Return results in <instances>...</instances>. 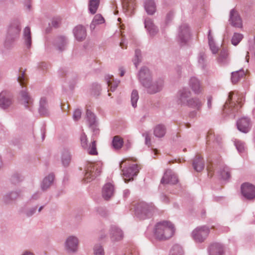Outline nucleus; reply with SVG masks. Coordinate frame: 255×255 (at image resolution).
Here are the masks:
<instances>
[{
    "instance_id": "nucleus-1",
    "label": "nucleus",
    "mask_w": 255,
    "mask_h": 255,
    "mask_svg": "<svg viewBox=\"0 0 255 255\" xmlns=\"http://www.w3.org/2000/svg\"><path fill=\"white\" fill-rule=\"evenodd\" d=\"M147 230L151 231L154 238L160 241L171 238L175 232L174 224H149Z\"/></svg>"
},
{
    "instance_id": "nucleus-2",
    "label": "nucleus",
    "mask_w": 255,
    "mask_h": 255,
    "mask_svg": "<svg viewBox=\"0 0 255 255\" xmlns=\"http://www.w3.org/2000/svg\"><path fill=\"white\" fill-rule=\"evenodd\" d=\"M154 206L145 202H139L135 207V217L139 221H144L151 218L154 211Z\"/></svg>"
},
{
    "instance_id": "nucleus-3",
    "label": "nucleus",
    "mask_w": 255,
    "mask_h": 255,
    "mask_svg": "<svg viewBox=\"0 0 255 255\" xmlns=\"http://www.w3.org/2000/svg\"><path fill=\"white\" fill-rule=\"evenodd\" d=\"M102 163H88L85 169V173L84 179L85 182H88L93 180L100 175L102 170Z\"/></svg>"
},
{
    "instance_id": "nucleus-4",
    "label": "nucleus",
    "mask_w": 255,
    "mask_h": 255,
    "mask_svg": "<svg viewBox=\"0 0 255 255\" xmlns=\"http://www.w3.org/2000/svg\"><path fill=\"white\" fill-rule=\"evenodd\" d=\"M214 226L203 225L197 227L192 232V237L196 243H202L207 238L211 229H214Z\"/></svg>"
},
{
    "instance_id": "nucleus-5",
    "label": "nucleus",
    "mask_w": 255,
    "mask_h": 255,
    "mask_svg": "<svg viewBox=\"0 0 255 255\" xmlns=\"http://www.w3.org/2000/svg\"><path fill=\"white\" fill-rule=\"evenodd\" d=\"M190 37V32L189 26L183 23L181 24L178 29L177 40L181 45H185Z\"/></svg>"
},
{
    "instance_id": "nucleus-6",
    "label": "nucleus",
    "mask_w": 255,
    "mask_h": 255,
    "mask_svg": "<svg viewBox=\"0 0 255 255\" xmlns=\"http://www.w3.org/2000/svg\"><path fill=\"white\" fill-rule=\"evenodd\" d=\"M20 29L21 28L18 22H14L10 25L5 41V46H8L10 43L14 41L18 36Z\"/></svg>"
},
{
    "instance_id": "nucleus-7",
    "label": "nucleus",
    "mask_w": 255,
    "mask_h": 255,
    "mask_svg": "<svg viewBox=\"0 0 255 255\" xmlns=\"http://www.w3.org/2000/svg\"><path fill=\"white\" fill-rule=\"evenodd\" d=\"M164 81L162 79H158L154 81L152 78L147 85L143 87L146 89L147 92L150 94H153L161 91L163 87Z\"/></svg>"
},
{
    "instance_id": "nucleus-8",
    "label": "nucleus",
    "mask_w": 255,
    "mask_h": 255,
    "mask_svg": "<svg viewBox=\"0 0 255 255\" xmlns=\"http://www.w3.org/2000/svg\"><path fill=\"white\" fill-rule=\"evenodd\" d=\"M64 245L65 249L68 254H75L78 251L79 240L75 236H69L66 239Z\"/></svg>"
},
{
    "instance_id": "nucleus-9",
    "label": "nucleus",
    "mask_w": 255,
    "mask_h": 255,
    "mask_svg": "<svg viewBox=\"0 0 255 255\" xmlns=\"http://www.w3.org/2000/svg\"><path fill=\"white\" fill-rule=\"evenodd\" d=\"M122 171L125 182L127 183L133 180V177L137 174L139 169L137 165L133 164L131 166L124 168Z\"/></svg>"
},
{
    "instance_id": "nucleus-10",
    "label": "nucleus",
    "mask_w": 255,
    "mask_h": 255,
    "mask_svg": "<svg viewBox=\"0 0 255 255\" xmlns=\"http://www.w3.org/2000/svg\"><path fill=\"white\" fill-rule=\"evenodd\" d=\"M19 94L21 104L25 108L31 111L33 108V100L27 92L26 89L23 87Z\"/></svg>"
},
{
    "instance_id": "nucleus-11",
    "label": "nucleus",
    "mask_w": 255,
    "mask_h": 255,
    "mask_svg": "<svg viewBox=\"0 0 255 255\" xmlns=\"http://www.w3.org/2000/svg\"><path fill=\"white\" fill-rule=\"evenodd\" d=\"M137 78L139 83L143 86L147 85L148 82L152 78L151 73L146 67H142L139 71Z\"/></svg>"
},
{
    "instance_id": "nucleus-12",
    "label": "nucleus",
    "mask_w": 255,
    "mask_h": 255,
    "mask_svg": "<svg viewBox=\"0 0 255 255\" xmlns=\"http://www.w3.org/2000/svg\"><path fill=\"white\" fill-rule=\"evenodd\" d=\"M191 94V92L187 88H183L179 90L176 96L177 104L181 106H185Z\"/></svg>"
},
{
    "instance_id": "nucleus-13",
    "label": "nucleus",
    "mask_w": 255,
    "mask_h": 255,
    "mask_svg": "<svg viewBox=\"0 0 255 255\" xmlns=\"http://www.w3.org/2000/svg\"><path fill=\"white\" fill-rule=\"evenodd\" d=\"M243 196L247 199L251 200L255 198V186L249 183H245L241 186Z\"/></svg>"
},
{
    "instance_id": "nucleus-14",
    "label": "nucleus",
    "mask_w": 255,
    "mask_h": 255,
    "mask_svg": "<svg viewBox=\"0 0 255 255\" xmlns=\"http://www.w3.org/2000/svg\"><path fill=\"white\" fill-rule=\"evenodd\" d=\"M238 129L243 132H248L251 128L250 119L247 117H243L239 119L236 123Z\"/></svg>"
},
{
    "instance_id": "nucleus-15",
    "label": "nucleus",
    "mask_w": 255,
    "mask_h": 255,
    "mask_svg": "<svg viewBox=\"0 0 255 255\" xmlns=\"http://www.w3.org/2000/svg\"><path fill=\"white\" fill-rule=\"evenodd\" d=\"M178 181L177 177L174 173L171 170H166L161 180V184H174Z\"/></svg>"
},
{
    "instance_id": "nucleus-16",
    "label": "nucleus",
    "mask_w": 255,
    "mask_h": 255,
    "mask_svg": "<svg viewBox=\"0 0 255 255\" xmlns=\"http://www.w3.org/2000/svg\"><path fill=\"white\" fill-rule=\"evenodd\" d=\"M123 9L127 15H130L133 13L135 7V0H123Z\"/></svg>"
},
{
    "instance_id": "nucleus-17",
    "label": "nucleus",
    "mask_w": 255,
    "mask_h": 255,
    "mask_svg": "<svg viewBox=\"0 0 255 255\" xmlns=\"http://www.w3.org/2000/svg\"><path fill=\"white\" fill-rule=\"evenodd\" d=\"M208 252L209 255H223L224 247L220 243H214L209 246Z\"/></svg>"
},
{
    "instance_id": "nucleus-18",
    "label": "nucleus",
    "mask_w": 255,
    "mask_h": 255,
    "mask_svg": "<svg viewBox=\"0 0 255 255\" xmlns=\"http://www.w3.org/2000/svg\"><path fill=\"white\" fill-rule=\"evenodd\" d=\"M110 238L112 242H119L124 238V233L118 227L113 226L110 231Z\"/></svg>"
},
{
    "instance_id": "nucleus-19",
    "label": "nucleus",
    "mask_w": 255,
    "mask_h": 255,
    "mask_svg": "<svg viewBox=\"0 0 255 255\" xmlns=\"http://www.w3.org/2000/svg\"><path fill=\"white\" fill-rule=\"evenodd\" d=\"M229 20L233 26L238 28L242 27V19L238 12L234 9L230 11Z\"/></svg>"
},
{
    "instance_id": "nucleus-20",
    "label": "nucleus",
    "mask_w": 255,
    "mask_h": 255,
    "mask_svg": "<svg viewBox=\"0 0 255 255\" xmlns=\"http://www.w3.org/2000/svg\"><path fill=\"white\" fill-rule=\"evenodd\" d=\"M73 33L77 40L82 41L86 37V30L84 26L79 25L76 26L73 29Z\"/></svg>"
},
{
    "instance_id": "nucleus-21",
    "label": "nucleus",
    "mask_w": 255,
    "mask_h": 255,
    "mask_svg": "<svg viewBox=\"0 0 255 255\" xmlns=\"http://www.w3.org/2000/svg\"><path fill=\"white\" fill-rule=\"evenodd\" d=\"M115 188L111 183H107L105 184L102 190V196L105 200H109L114 195Z\"/></svg>"
},
{
    "instance_id": "nucleus-22",
    "label": "nucleus",
    "mask_w": 255,
    "mask_h": 255,
    "mask_svg": "<svg viewBox=\"0 0 255 255\" xmlns=\"http://www.w3.org/2000/svg\"><path fill=\"white\" fill-rule=\"evenodd\" d=\"M189 86L196 94H199L202 91V87L200 81L195 77H192L189 81Z\"/></svg>"
},
{
    "instance_id": "nucleus-23",
    "label": "nucleus",
    "mask_w": 255,
    "mask_h": 255,
    "mask_svg": "<svg viewBox=\"0 0 255 255\" xmlns=\"http://www.w3.org/2000/svg\"><path fill=\"white\" fill-rule=\"evenodd\" d=\"M144 26L150 36L153 37L158 32V29L153 24V21L149 18L144 20Z\"/></svg>"
},
{
    "instance_id": "nucleus-24",
    "label": "nucleus",
    "mask_w": 255,
    "mask_h": 255,
    "mask_svg": "<svg viewBox=\"0 0 255 255\" xmlns=\"http://www.w3.org/2000/svg\"><path fill=\"white\" fill-rule=\"evenodd\" d=\"M55 176L53 173H51L45 176L42 181L40 187L43 191L47 190L53 183Z\"/></svg>"
},
{
    "instance_id": "nucleus-25",
    "label": "nucleus",
    "mask_w": 255,
    "mask_h": 255,
    "mask_svg": "<svg viewBox=\"0 0 255 255\" xmlns=\"http://www.w3.org/2000/svg\"><path fill=\"white\" fill-rule=\"evenodd\" d=\"M38 112L43 116H47L49 115L47 100L45 97L41 98L39 101Z\"/></svg>"
},
{
    "instance_id": "nucleus-26",
    "label": "nucleus",
    "mask_w": 255,
    "mask_h": 255,
    "mask_svg": "<svg viewBox=\"0 0 255 255\" xmlns=\"http://www.w3.org/2000/svg\"><path fill=\"white\" fill-rule=\"evenodd\" d=\"M67 42V38L65 36H61L55 39L54 46L58 50L62 51L65 49Z\"/></svg>"
},
{
    "instance_id": "nucleus-27",
    "label": "nucleus",
    "mask_w": 255,
    "mask_h": 255,
    "mask_svg": "<svg viewBox=\"0 0 255 255\" xmlns=\"http://www.w3.org/2000/svg\"><path fill=\"white\" fill-rule=\"evenodd\" d=\"M11 104V100L7 95L6 92L0 93V107L5 109Z\"/></svg>"
},
{
    "instance_id": "nucleus-28",
    "label": "nucleus",
    "mask_w": 255,
    "mask_h": 255,
    "mask_svg": "<svg viewBox=\"0 0 255 255\" xmlns=\"http://www.w3.org/2000/svg\"><path fill=\"white\" fill-rule=\"evenodd\" d=\"M22 39L25 47L29 49L30 48L32 43L30 29L29 27H26L23 30Z\"/></svg>"
},
{
    "instance_id": "nucleus-29",
    "label": "nucleus",
    "mask_w": 255,
    "mask_h": 255,
    "mask_svg": "<svg viewBox=\"0 0 255 255\" xmlns=\"http://www.w3.org/2000/svg\"><path fill=\"white\" fill-rule=\"evenodd\" d=\"M233 96V93H230L228 96L229 101L226 102L224 106L223 111L225 113L230 114L231 113H234L236 110H238L239 106L236 107L235 105H233V103H231L230 101L232 100Z\"/></svg>"
},
{
    "instance_id": "nucleus-30",
    "label": "nucleus",
    "mask_w": 255,
    "mask_h": 255,
    "mask_svg": "<svg viewBox=\"0 0 255 255\" xmlns=\"http://www.w3.org/2000/svg\"><path fill=\"white\" fill-rule=\"evenodd\" d=\"M185 106L199 111L202 106V103L198 98L194 97L190 98Z\"/></svg>"
},
{
    "instance_id": "nucleus-31",
    "label": "nucleus",
    "mask_w": 255,
    "mask_h": 255,
    "mask_svg": "<svg viewBox=\"0 0 255 255\" xmlns=\"http://www.w3.org/2000/svg\"><path fill=\"white\" fill-rule=\"evenodd\" d=\"M86 119L89 126L94 128L97 125L96 117L95 115L90 110L87 109L86 111Z\"/></svg>"
},
{
    "instance_id": "nucleus-32",
    "label": "nucleus",
    "mask_w": 255,
    "mask_h": 255,
    "mask_svg": "<svg viewBox=\"0 0 255 255\" xmlns=\"http://www.w3.org/2000/svg\"><path fill=\"white\" fill-rule=\"evenodd\" d=\"M105 80L109 86L111 87V90L114 92L120 83V80L114 79L112 75H108L105 76Z\"/></svg>"
},
{
    "instance_id": "nucleus-33",
    "label": "nucleus",
    "mask_w": 255,
    "mask_h": 255,
    "mask_svg": "<svg viewBox=\"0 0 255 255\" xmlns=\"http://www.w3.org/2000/svg\"><path fill=\"white\" fill-rule=\"evenodd\" d=\"M193 167L197 172L201 171L204 168V161L199 156H196L192 163Z\"/></svg>"
},
{
    "instance_id": "nucleus-34",
    "label": "nucleus",
    "mask_w": 255,
    "mask_h": 255,
    "mask_svg": "<svg viewBox=\"0 0 255 255\" xmlns=\"http://www.w3.org/2000/svg\"><path fill=\"white\" fill-rule=\"evenodd\" d=\"M144 8L148 14H153L156 11V5L154 0H145L144 1Z\"/></svg>"
},
{
    "instance_id": "nucleus-35",
    "label": "nucleus",
    "mask_w": 255,
    "mask_h": 255,
    "mask_svg": "<svg viewBox=\"0 0 255 255\" xmlns=\"http://www.w3.org/2000/svg\"><path fill=\"white\" fill-rule=\"evenodd\" d=\"M21 194V191L20 190H16L10 192L9 194L6 195L4 197V201L6 203H9L11 201H14L17 198L20 197Z\"/></svg>"
},
{
    "instance_id": "nucleus-36",
    "label": "nucleus",
    "mask_w": 255,
    "mask_h": 255,
    "mask_svg": "<svg viewBox=\"0 0 255 255\" xmlns=\"http://www.w3.org/2000/svg\"><path fill=\"white\" fill-rule=\"evenodd\" d=\"M245 72L244 69H241L239 70L232 72L231 81L233 84L238 83L244 76Z\"/></svg>"
},
{
    "instance_id": "nucleus-37",
    "label": "nucleus",
    "mask_w": 255,
    "mask_h": 255,
    "mask_svg": "<svg viewBox=\"0 0 255 255\" xmlns=\"http://www.w3.org/2000/svg\"><path fill=\"white\" fill-rule=\"evenodd\" d=\"M105 22V19L102 15L98 14L95 15L91 24L90 29L92 30L95 29L96 25L104 23Z\"/></svg>"
},
{
    "instance_id": "nucleus-38",
    "label": "nucleus",
    "mask_w": 255,
    "mask_h": 255,
    "mask_svg": "<svg viewBox=\"0 0 255 255\" xmlns=\"http://www.w3.org/2000/svg\"><path fill=\"white\" fill-rule=\"evenodd\" d=\"M71 155L69 151L67 149H64L61 156V161L64 166H68L71 161Z\"/></svg>"
},
{
    "instance_id": "nucleus-39",
    "label": "nucleus",
    "mask_w": 255,
    "mask_h": 255,
    "mask_svg": "<svg viewBox=\"0 0 255 255\" xmlns=\"http://www.w3.org/2000/svg\"><path fill=\"white\" fill-rule=\"evenodd\" d=\"M166 133V128L164 125H158L154 129V134L156 137H162Z\"/></svg>"
},
{
    "instance_id": "nucleus-40",
    "label": "nucleus",
    "mask_w": 255,
    "mask_h": 255,
    "mask_svg": "<svg viewBox=\"0 0 255 255\" xmlns=\"http://www.w3.org/2000/svg\"><path fill=\"white\" fill-rule=\"evenodd\" d=\"M123 144V140L120 136L116 135L114 137L112 141V146L114 149H121L122 147Z\"/></svg>"
},
{
    "instance_id": "nucleus-41",
    "label": "nucleus",
    "mask_w": 255,
    "mask_h": 255,
    "mask_svg": "<svg viewBox=\"0 0 255 255\" xmlns=\"http://www.w3.org/2000/svg\"><path fill=\"white\" fill-rule=\"evenodd\" d=\"M218 172L222 179L226 180L230 178L229 169L227 166H223L221 167Z\"/></svg>"
},
{
    "instance_id": "nucleus-42",
    "label": "nucleus",
    "mask_w": 255,
    "mask_h": 255,
    "mask_svg": "<svg viewBox=\"0 0 255 255\" xmlns=\"http://www.w3.org/2000/svg\"><path fill=\"white\" fill-rule=\"evenodd\" d=\"M100 0H90L89 10L91 13L95 14L99 7Z\"/></svg>"
},
{
    "instance_id": "nucleus-43",
    "label": "nucleus",
    "mask_w": 255,
    "mask_h": 255,
    "mask_svg": "<svg viewBox=\"0 0 255 255\" xmlns=\"http://www.w3.org/2000/svg\"><path fill=\"white\" fill-rule=\"evenodd\" d=\"M184 251L181 246L175 244L171 249L169 255H183Z\"/></svg>"
},
{
    "instance_id": "nucleus-44",
    "label": "nucleus",
    "mask_w": 255,
    "mask_h": 255,
    "mask_svg": "<svg viewBox=\"0 0 255 255\" xmlns=\"http://www.w3.org/2000/svg\"><path fill=\"white\" fill-rule=\"evenodd\" d=\"M244 37L243 34L235 32L232 36L231 42L234 46H237L241 41Z\"/></svg>"
},
{
    "instance_id": "nucleus-45",
    "label": "nucleus",
    "mask_w": 255,
    "mask_h": 255,
    "mask_svg": "<svg viewBox=\"0 0 255 255\" xmlns=\"http://www.w3.org/2000/svg\"><path fill=\"white\" fill-rule=\"evenodd\" d=\"M228 53L226 50L223 49L220 53L219 56L218 58L219 63L224 64L227 61Z\"/></svg>"
},
{
    "instance_id": "nucleus-46",
    "label": "nucleus",
    "mask_w": 255,
    "mask_h": 255,
    "mask_svg": "<svg viewBox=\"0 0 255 255\" xmlns=\"http://www.w3.org/2000/svg\"><path fill=\"white\" fill-rule=\"evenodd\" d=\"M139 99L138 93L137 90H133L131 94V103L133 108L137 107V102Z\"/></svg>"
},
{
    "instance_id": "nucleus-47",
    "label": "nucleus",
    "mask_w": 255,
    "mask_h": 255,
    "mask_svg": "<svg viewBox=\"0 0 255 255\" xmlns=\"http://www.w3.org/2000/svg\"><path fill=\"white\" fill-rule=\"evenodd\" d=\"M94 255H105V252L103 246L100 244H96L93 248Z\"/></svg>"
},
{
    "instance_id": "nucleus-48",
    "label": "nucleus",
    "mask_w": 255,
    "mask_h": 255,
    "mask_svg": "<svg viewBox=\"0 0 255 255\" xmlns=\"http://www.w3.org/2000/svg\"><path fill=\"white\" fill-rule=\"evenodd\" d=\"M141 52L138 49L135 50V56L133 59V64L136 68L137 67L139 63L141 62Z\"/></svg>"
},
{
    "instance_id": "nucleus-49",
    "label": "nucleus",
    "mask_w": 255,
    "mask_h": 255,
    "mask_svg": "<svg viewBox=\"0 0 255 255\" xmlns=\"http://www.w3.org/2000/svg\"><path fill=\"white\" fill-rule=\"evenodd\" d=\"M87 149V151L89 154L91 155H97L98 152L96 149V144L95 141H93L89 147L88 146V148H86Z\"/></svg>"
},
{
    "instance_id": "nucleus-50",
    "label": "nucleus",
    "mask_w": 255,
    "mask_h": 255,
    "mask_svg": "<svg viewBox=\"0 0 255 255\" xmlns=\"http://www.w3.org/2000/svg\"><path fill=\"white\" fill-rule=\"evenodd\" d=\"M206 55L204 53L200 52L198 56V62L199 65L202 68L205 66Z\"/></svg>"
},
{
    "instance_id": "nucleus-51",
    "label": "nucleus",
    "mask_w": 255,
    "mask_h": 255,
    "mask_svg": "<svg viewBox=\"0 0 255 255\" xmlns=\"http://www.w3.org/2000/svg\"><path fill=\"white\" fill-rule=\"evenodd\" d=\"M235 145L237 149L240 153H243L245 150V143L240 140H236L235 141Z\"/></svg>"
},
{
    "instance_id": "nucleus-52",
    "label": "nucleus",
    "mask_w": 255,
    "mask_h": 255,
    "mask_svg": "<svg viewBox=\"0 0 255 255\" xmlns=\"http://www.w3.org/2000/svg\"><path fill=\"white\" fill-rule=\"evenodd\" d=\"M41 195V193L40 191H38L34 192L33 194H32L31 195V196L29 198V199L28 200V202L29 203H32L34 201H35L38 200L40 198Z\"/></svg>"
},
{
    "instance_id": "nucleus-53",
    "label": "nucleus",
    "mask_w": 255,
    "mask_h": 255,
    "mask_svg": "<svg viewBox=\"0 0 255 255\" xmlns=\"http://www.w3.org/2000/svg\"><path fill=\"white\" fill-rule=\"evenodd\" d=\"M81 140V143L82 146L84 148H88V140H87V137L85 133H82L80 137Z\"/></svg>"
},
{
    "instance_id": "nucleus-54",
    "label": "nucleus",
    "mask_w": 255,
    "mask_h": 255,
    "mask_svg": "<svg viewBox=\"0 0 255 255\" xmlns=\"http://www.w3.org/2000/svg\"><path fill=\"white\" fill-rule=\"evenodd\" d=\"M82 112L80 109H76L74 111L73 114V119L75 121H78L81 117Z\"/></svg>"
},
{
    "instance_id": "nucleus-55",
    "label": "nucleus",
    "mask_w": 255,
    "mask_h": 255,
    "mask_svg": "<svg viewBox=\"0 0 255 255\" xmlns=\"http://www.w3.org/2000/svg\"><path fill=\"white\" fill-rule=\"evenodd\" d=\"M36 211L37 207H32L31 208H30L25 212V214L26 215V216L30 217L34 215L36 213Z\"/></svg>"
},
{
    "instance_id": "nucleus-56",
    "label": "nucleus",
    "mask_w": 255,
    "mask_h": 255,
    "mask_svg": "<svg viewBox=\"0 0 255 255\" xmlns=\"http://www.w3.org/2000/svg\"><path fill=\"white\" fill-rule=\"evenodd\" d=\"M142 136L145 137V143L149 146L151 144V139L149 133L147 132H144L142 134Z\"/></svg>"
},
{
    "instance_id": "nucleus-57",
    "label": "nucleus",
    "mask_w": 255,
    "mask_h": 255,
    "mask_svg": "<svg viewBox=\"0 0 255 255\" xmlns=\"http://www.w3.org/2000/svg\"><path fill=\"white\" fill-rule=\"evenodd\" d=\"M210 49L211 50L213 54H216L219 50V48L216 46L215 43L213 42L212 43L209 44Z\"/></svg>"
},
{
    "instance_id": "nucleus-58",
    "label": "nucleus",
    "mask_w": 255,
    "mask_h": 255,
    "mask_svg": "<svg viewBox=\"0 0 255 255\" xmlns=\"http://www.w3.org/2000/svg\"><path fill=\"white\" fill-rule=\"evenodd\" d=\"M24 73H21L19 74V75L17 77V81L20 84L21 86L23 85L24 84Z\"/></svg>"
},
{
    "instance_id": "nucleus-59",
    "label": "nucleus",
    "mask_w": 255,
    "mask_h": 255,
    "mask_svg": "<svg viewBox=\"0 0 255 255\" xmlns=\"http://www.w3.org/2000/svg\"><path fill=\"white\" fill-rule=\"evenodd\" d=\"M60 22V19L59 18H54L52 20V25L54 27H58Z\"/></svg>"
},
{
    "instance_id": "nucleus-60",
    "label": "nucleus",
    "mask_w": 255,
    "mask_h": 255,
    "mask_svg": "<svg viewBox=\"0 0 255 255\" xmlns=\"http://www.w3.org/2000/svg\"><path fill=\"white\" fill-rule=\"evenodd\" d=\"M23 3L28 10H30L31 9V0H24Z\"/></svg>"
},
{
    "instance_id": "nucleus-61",
    "label": "nucleus",
    "mask_w": 255,
    "mask_h": 255,
    "mask_svg": "<svg viewBox=\"0 0 255 255\" xmlns=\"http://www.w3.org/2000/svg\"><path fill=\"white\" fill-rule=\"evenodd\" d=\"M208 43L210 44L214 42L213 39V37L211 35V30L210 29L208 31Z\"/></svg>"
},
{
    "instance_id": "nucleus-62",
    "label": "nucleus",
    "mask_w": 255,
    "mask_h": 255,
    "mask_svg": "<svg viewBox=\"0 0 255 255\" xmlns=\"http://www.w3.org/2000/svg\"><path fill=\"white\" fill-rule=\"evenodd\" d=\"M208 43L210 44L214 42L213 39V37L211 35V30L210 29L208 31Z\"/></svg>"
},
{
    "instance_id": "nucleus-63",
    "label": "nucleus",
    "mask_w": 255,
    "mask_h": 255,
    "mask_svg": "<svg viewBox=\"0 0 255 255\" xmlns=\"http://www.w3.org/2000/svg\"><path fill=\"white\" fill-rule=\"evenodd\" d=\"M212 98L211 97H208L207 99V107L209 109H211L212 108Z\"/></svg>"
},
{
    "instance_id": "nucleus-64",
    "label": "nucleus",
    "mask_w": 255,
    "mask_h": 255,
    "mask_svg": "<svg viewBox=\"0 0 255 255\" xmlns=\"http://www.w3.org/2000/svg\"><path fill=\"white\" fill-rule=\"evenodd\" d=\"M130 192L128 189H125L123 192V196L125 198H127L129 195Z\"/></svg>"
}]
</instances>
